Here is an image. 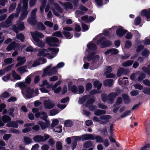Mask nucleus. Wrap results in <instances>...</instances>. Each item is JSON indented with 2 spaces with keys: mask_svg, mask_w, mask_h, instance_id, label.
Segmentation results:
<instances>
[{
  "mask_svg": "<svg viewBox=\"0 0 150 150\" xmlns=\"http://www.w3.org/2000/svg\"><path fill=\"white\" fill-rule=\"evenodd\" d=\"M13 49H18L20 47V45L16 43L15 41H13L9 44Z\"/></svg>",
  "mask_w": 150,
  "mask_h": 150,
  "instance_id": "obj_28",
  "label": "nucleus"
},
{
  "mask_svg": "<svg viewBox=\"0 0 150 150\" xmlns=\"http://www.w3.org/2000/svg\"><path fill=\"white\" fill-rule=\"evenodd\" d=\"M13 59L11 58H8L4 59V62L7 64H10L12 63Z\"/></svg>",
  "mask_w": 150,
  "mask_h": 150,
  "instance_id": "obj_50",
  "label": "nucleus"
},
{
  "mask_svg": "<svg viewBox=\"0 0 150 150\" xmlns=\"http://www.w3.org/2000/svg\"><path fill=\"white\" fill-rule=\"evenodd\" d=\"M122 96L124 102L125 104H127L130 103V98L127 94H123L122 95Z\"/></svg>",
  "mask_w": 150,
  "mask_h": 150,
  "instance_id": "obj_22",
  "label": "nucleus"
},
{
  "mask_svg": "<svg viewBox=\"0 0 150 150\" xmlns=\"http://www.w3.org/2000/svg\"><path fill=\"white\" fill-rule=\"evenodd\" d=\"M57 72V69L56 67H53L49 70V74L51 75H53L56 74Z\"/></svg>",
  "mask_w": 150,
  "mask_h": 150,
  "instance_id": "obj_35",
  "label": "nucleus"
},
{
  "mask_svg": "<svg viewBox=\"0 0 150 150\" xmlns=\"http://www.w3.org/2000/svg\"><path fill=\"white\" fill-rule=\"evenodd\" d=\"M28 22L32 25H35L37 23L35 17L31 16L28 19Z\"/></svg>",
  "mask_w": 150,
  "mask_h": 150,
  "instance_id": "obj_18",
  "label": "nucleus"
},
{
  "mask_svg": "<svg viewBox=\"0 0 150 150\" xmlns=\"http://www.w3.org/2000/svg\"><path fill=\"white\" fill-rule=\"evenodd\" d=\"M17 39L20 40L21 42L24 41L25 39V37L23 34L22 33H19L17 35Z\"/></svg>",
  "mask_w": 150,
  "mask_h": 150,
  "instance_id": "obj_41",
  "label": "nucleus"
},
{
  "mask_svg": "<svg viewBox=\"0 0 150 150\" xmlns=\"http://www.w3.org/2000/svg\"><path fill=\"white\" fill-rule=\"evenodd\" d=\"M100 133L103 134V135L105 136H107L108 135V133L107 131V129L106 128H105L102 129L100 130Z\"/></svg>",
  "mask_w": 150,
  "mask_h": 150,
  "instance_id": "obj_57",
  "label": "nucleus"
},
{
  "mask_svg": "<svg viewBox=\"0 0 150 150\" xmlns=\"http://www.w3.org/2000/svg\"><path fill=\"white\" fill-rule=\"evenodd\" d=\"M94 139H96V141L97 143H103V138L99 136H94Z\"/></svg>",
  "mask_w": 150,
  "mask_h": 150,
  "instance_id": "obj_38",
  "label": "nucleus"
},
{
  "mask_svg": "<svg viewBox=\"0 0 150 150\" xmlns=\"http://www.w3.org/2000/svg\"><path fill=\"white\" fill-rule=\"evenodd\" d=\"M88 48L90 50L95 51L97 49L96 45L94 43L89 42L87 45Z\"/></svg>",
  "mask_w": 150,
  "mask_h": 150,
  "instance_id": "obj_20",
  "label": "nucleus"
},
{
  "mask_svg": "<svg viewBox=\"0 0 150 150\" xmlns=\"http://www.w3.org/2000/svg\"><path fill=\"white\" fill-rule=\"evenodd\" d=\"M62 126L60 125L58 127H56L54 129V131L56 132L60 133L62 132Z\"/></svg>",
  "mask_w": 150,
  "mask_h": 150,
  "instance_id": "obj_51",
  "label": "nucleus"
},
{
  "mask_svg": "<svg viewBox=\"0 0 150 150\" xmlns=\"http://www.w3.org/2000/svg\"><path fill=\"white\" fill-rule=\"evenodd\" d=\"M35 42H37V45L38 47H43L45 45L43 42L42 40H39V41H36L35 40H34Z\"/></svg>",
  "mask_w": 150,
  "mask_h": 150,
  "instance_id": "obj_47",
  "label": "nucleus"
},
{
  "mask_svg": "<svg viewBox=\"0 0 150 150\" xmlns=\"http://www.w3.org/2000/svg\"><path fill=\"white\" fill-rule=\"evenodd\" d=\"M95 54V52H93L88 55L87 57V59L88 61H91L94 58Z\"/></svg>",
  "mask_w": 150,
  "mask_h": 150,
  "instance_id": "obj_45",
  "label": "nucleus"
},
{
  "mask_svg": "<svg viewBox=\"0 0 150 150\" xmlns=\"http://www.w3.org/2000/svg\"><path fill=\"white\" fill-rule=\"evenodd\" d=\"M141 16H145L147 19L150 18V8L147 10H144L141 13Z\"/></svg>",
  "mask_w": 150,
  "mask_h": 150,
  "instance_id": "obj_17",
  "label": "nucleus"
},
{
  "mask_svg": "<svg viewBox=\"0 0 150 150\" xmlns=\"http://www.w3.org/2000/svg\"><path fill=\"white\" fill-rule=\"evenodd\" d=\"M69 100V98L67 96L64 98H62L60 100V102L63 103H65L68 102Z\"/></svg>",
  "mask_w": 150,
  "mask_h": 150,
  "instance_id": "obj_64",
  "label": "nucleus"
},
{
  "mask_svg": "<svg viewBox=\"0 0 150 150\" xmlns=\"http://www.w3.org/2000/svg\"><path fill=\"white\" fill-rule=\"evenodd\" d=\"M93 143L90 140L86 142L83 144L84 147L86 148H89L93 146Z\"/></svg>",
  "mask_w": 150,
  "mask_h": 150,
  "instance_id": "obj_31",
  "label": "nucleus"
},
{
  "mask_svg": "<svg viewBox=\"0 0 150 150\" xmlns=\"http://www.w3.org/2000/svg\"><path fill=\"white\" fill-rule=\"evenodd\" d=\"M125 69L123 68H120L118 70L117 73V75L118 76H120L122 75L124 72Z\"/></svg>",
  "mask_w": 150,
  "mask_h": 150,
  "instance_id": "obj_46",
  "label": "nucleus"
},
{
  "mask_svg": "<svg viewBox=\"0 0 150 150\" xmlns=\"http://www.w3.org/2000/svg\"><path fill=\"white\" fill-rule=\"evenodd\" d=\"M131 111L130 110H127L122 115H121L120 117L118 118V119H120L121 118H123L129 115L131 113Z\"/></svg>",
  "mask_w": 150,
  "mask_h": 150,
  "instance_id": "obj_48",
  "label": "nucleus"
},
{
  "mask_svg": "<svg viewBox=\"0 0 150 150\" xmlns=\"http://www.w3.org/2000/svg\"><path fill=\"white\" fill-rule=\"evenodd\" d=\"M111 118V117L109 115L101 116L100 117V119L101 120H105L100 121L99 122L102 124H107L109 122V120Z\"/></svg>",
  "mask_w": 150,
  "mask_h": 150,
  "instance_id": "obj_11",
  "label": "nucleus"
},
{
  "mask_svg": "<svg viewBox=\"0 0 150 150\" xmlns=\"http://www.w3.org/2000/svg\"><path fill=\"white\" fill-rule=\"evenodd\" d=\"M62 33L67 39H71L73 37V35L71 36V33L69 32L64 31H62Z\"/></svg>",
  "mask_w": 150,
  "mask_h": 150,
  "instance_id": "obj_33",
  "label": "nucleus"
},
{
  "mask_svg": "<svg viewBox=\"0 0 150 150\" xmlns=\"http://www.w3.org/2000/svg\"><path fill=\"white\" fill-rule=\"evenodd\" d=\"M106 113V111L105 110H97L94 112V114L96 116H100L102 115L105 114Z\"/></svg>",
  "mask_w": 150,
  "mask_h": 150,
  "instance_id": "obj_27",
  "label": "nucleus"
},
{
  "mask_svg": "<svg viewBox=\"0 0 150 150\" xmlns=\"http://www.w3.org/2000/svg\"><path fill=\"white\" fill-rule=\"evenodd\" d=\"M11 74H9L7 75L4 76L2 78L3 80L5 82H6L8 81V80H9L10 78Z\"/></svg>",
  "mask_w": 150,
  "mask_h": 150,
  "instance_id": "obj_58",
  "label": "nucleus"
},
{
  "mask_svg": "<svg viewBox=\"0 0 150 150\" xmlns=\"http://www.w3.org/2000/svg\"><path fill=\"white\" fill-rule=\"evenodd\" d=\"M146 77V74L144 73H141L139 75L138 77L137 80L138 81H140L145 78Z\"/></svg>",
  "mask_w": 150,
  "mask_h": 150,
  "instance_id": "obj_42",
  "label": "nucleus"
},
{
  "mask_svg": "<svg viewBox=\"0 0 150 150\" xmlns=\"http://www.w3.org/2000/svg\"><path fill=\"white\" fill-rule=\"evenodd\" d=\"M10 94L7 92L5 91L0 95V97L1 99L6 98L9 97Z\"/></svg>",
  "mask_w": 150,
  "mask_h": 150,
  "instance_id": "obj_39",
  "label": "nucleus"
},
{
  "mask_svg": "<svg viewBox=\"0 0 150 150\" xmlns=\"http://www.w3.org/2000/svg\"><path fill=\"white\" fill-rule=\"evenodd\" d=\"M52 36L57 37L58 38H63V35L60 31H57L53 33L52 34Z\"/></svg>",
  "mask_w": 150,
  "mask_h": 150,
  "instance_id": "obj_34",
  "label": "nucleus"
},
{
  "mask_svg": "<svg viewBox=\"0 0 150 150\" xmlns=\"http://www.w3.org/2000/svg\"><path fill=\"white\" fill-rule=\"evenodd\" d=\"M68 90L70 91H71L73 93H76L78 91L77 87L75 85L71 86L70 84L68 85Z\"/></svg>",
  "mask_w": 150,
  "mask_h": 150,
  "instance_id": "obj_19",
  "label": "nucleus"
},
{
  "mask_svg": "<svg viewBox=\"0 0 150 150\" xmlns=\"http://www.w3.org/2000/svg\"><path fill=\"white\" fill-rule=\"evenodd\" d=\"M94 135L92 134H86L82 135V140H94Z\"/></svg>",
  "mask_w": 150,
  "mask_h": 150,
  "instance_id": "obj_15",
  "label": "nucleus"
},
{
  "mask_svg": "<svg viewBox=\"0 0 150 150\" xmlns=\"http://www.w3.org/2000/svg\"><path fill=\"white\" fill-rule=\"evenodd\" d=\"M59 40L58 38L54 37H49L46 38V42L49 46L52 47H59V45L56 44L59 43Z\"/></svg>",
  "mask_w": 150,
  "mask_h": 150,
  "instance_id": "obj_3",
  "label": "nucleus"
},
{
  "mask_svg": "<svg viewBox=\"0 0 150 150\" xmlns=\"http://www.w3.org/2000/svg\"><path fill=\"white\" fill-rule=\"evenodd\" d=\"M38 124L40 125L42 129L44 130L49 127L50 122L49 120H47L45 123L43 122L40 121L38 122Z\"/></svg>",
  "mask_w": 150,
  "mask_h": 150,
  "instance_id": "obj_14",
  "label": "nucleus"
},
{
  "mask_svg": "<svg viewBox=\"0 0 150 150\" xmlns=\"http://www.w3.org/2000/svg\"><path fill=\"white\" fill-rule=\"evenodd\" d=\"M17 25L18 26L14 25L13 26V30L16 34H18L19 31H22L25 28L24 22H20Z\"/></svg>",
  "mask_w": 150,
  "mask_h": 150,
  "instance_id": "obj_6",
  "label": "nucleus"
},
{
  "mask_svg": "<svg viewBox=\"0 0 150 150\" xmlns=\"http://www.w3.org/2000/svg\"><path fill=\"white\" fill-rule=\"evenodd\" d=\"M6 126L8 127L17 128L18 127V125L16 121H11V120L10 121L7 123Z\"/></svg>",
  "mask_w": 150,
  "mask_h": 150,
  "instance_id": "obj_16",
  "label": "nucleus"
},
{
  "mask_svg": "<svg viewBox=\"0 0 150 150\" xmlns=\"http://www.w3.org/2000/svg\"><path fill=\"white\" fill-rule=\"evenodd\" d=\"M34 125V124L33 123H30L25 124L24 125V127H26V128L22 130V132L23 133H26L31 131L32 129H33L36 131H37L39 130L40 129V127L38 125H35L33 126L32 128L30 127Z\"/></svg>",
  "mask_w": 150,
  "mask_h": 150,
  "instance_id": "obj_4",
  "label": "nucleus"
},
{
  "mask_svg": "<svg viewBox=\"0 0 150 150\" xmlns=\"http://www.w3.org/2000/svg\"><path fill=\"white\" fill-rule=\"evenodd\" d=\"M23 140V142L26 145L31 143L32 142L31 139L30 137L27 136L24 137Z\"/></svg>",
  "mask_w": 150,
  "mask_h": 150,
  "instance_id": "obj_32",
  "label": "nucleus"
},
{
  "mask_svg": "<svg viewBox=\"0 0 150 150\" xmlns=\"http://www.w3.org/2000/svg\"><path fill=\"white\" fill-rule=\"evenodd\" d=\"M28 11L27 10H23L22 13L19 18V21H21L24 19L26 17L28 14Z\"/></svg>",
  "mask_w": 150,
  "mask_h": 150,
  "instance_id": "obj_21",
  "label": "nucleus"
},
{
  "mask_svg": "<svg viewBox=\"0 0 150 150\" xmlns=\"http://www.w3.org/2000/svg\"><path fill=\"white\" fill-rule=\"evenodd\" d=\"M97 44L101 48L109 47L112 45L111 42L104 37H101L97 41Z\"/></svg>",
  "mask_w": 150,
  "mask_h": 150,
  "instance_id": "obj_2",
  "label": "nucleus"
},
{
  "mask_svg": "<svg viewBox=\"0 0 150 150\" xmlns=\"http://www.w3.org/2000/svg\"><path fill=\"white\" fill-rule=\"evenodd\" d=\"M139 91L137 90H134L131 91L130 94L132 96H134L138 95L139 94Z\"/></svg>",
  "mask_w": 150,
  "mask_h": 150,
  "instance_id": "obj_61",
  "label": "nucleus"
},
{
  "mask_svg": "<svg viewBox=\"0 0 150 150\" xmlns=\"http://www.w3.org/2000/svg\"><path fill=\"white\" fill-rule=\"evenodd\" d=\"M89 95H84L80 98L79 99V102L80 104H83L84 103L86 100L88 99Z\"/></svg>",
  "mask_w": 150,
  "mask_h": 150,
  "instance_id": "obj_24",
  "label": "nucleus"
},
{
  "mask_svg": "<svg viewBox=\"0 0 150 150\" xmlns=\"http://www.w3.org/2000/svg\"><path fill=\"white\" fill-rule=\"evenodd\" d=\"M31 34L33 39L37 41H39V40H40L39 38H41L44 37V35L43 33L39 32H37L35 33L31 32Z\"/></svg>",
  "mask_w": 150,
  "mask_h": 150,
  "instance_id": "obj_9",
  "label": "nucleus"
},
{
  "mask_svg": "<svg viewBox=\"0 0 150 150\" xmlns=\"http://www.w3.org/2000/svg\"><path fill=\"white\" fill-rule=\"evenodd\" d=\"M134 61L132 60H128L126 62L123 63L122 66L124 67H127L131 65Z\"/></svg>",
  "mask_w": 150,
  "mask_h": 150,
  "instance_id": "obj_37",
  "label": "nucleus"
},
{
  "mask_svg": "<svg viewBox=\"0 0 150 150\" xmlns=\"http://www.w3.org/2000/svg\"><path fill=\"white\" fill-rule=\"evenodd\" d=\"M56 148L57 150H62V144L61 142L58 141L56 142Z\"/></svg>",
  "mask_w": 150,
  "mask_h": 150,
  "instance_id": "obj_40",
  "label": "nucleus"
},
{
  "mask_svg": "<svg viewBox=\"0 0 150 150\" xmlns=\"http://www.w3.org/2000/svg\"><path fill=\"white\" fill-rule=\"evenodd\" d=\"M45 51L44 49L43 50H41L39 51V52L37 54V56L39 57L41 56H43L44 57V55H45L46 53H45Z\"/></svg>",
  "mask_w": 150,
  "mask_h": 150,
  "instance_id": "obj_63",
  "label": "nucleus"
},
{
  "mask_svg": "<svg viewBox=\"0 0 150 150\" xmlns=\"http://www.w3.org/2000/svg\"><path fill=\"white\" fill-rule=\"evenodd\" d=\"M58 110L54 109L50 111V116H54L58 114Z\"/></svg>",
  "mask_w": 150,
  "mask_h": 150,
  "instance_id": "obj_43",
  "label": "nucleus"
},
{
  "mask_svg": "<svg viewBox=\"0 0 150 150\" xmlns=\"http://www.w3.org/2000/svg\"><path fill=\"white\" fill-rule=\"evenodd\" d=\"M59 3L62 6L64 7L65 10H67L68 9H71L73 8V5L70 2H66L64 3L60 1Z\"/></svg>",
  "mask_w": 150,
  "mask_h": 150,
  "instance_id": "obj_13",
  "label": "nucleus"
},
{
  "mask_svg": "<svg viewBox=\"0 0 150 150\" xmlns=\"http://www.w3.org/2000/svg\"><path fill=\"white\" fill-rule=\"evenodd\" d=\"M142 92L145 94L150 95V88H144L142 90Z\"/></svg>",
  "mask_w": 150,
  "mask_h": 150,
  "instance_id": "obj_55",
  "label": "nucleus"
},
{
  "mask_svg": "<svg viewBox=\"0 0 150 150\" xmlns=\"http://www.w3.org/2000/svg\"><path fill=\"white\" fill-rule=\"evenodd\" d=\"M59 120L57 119H54L53 120L52 124L51 126L52 127H55L59 123Z\"/></svg>",
  "mask_w": 150,
  "mask_h": 150,
  "instance_id": "obj_59",
  "label": "nucleus"
},
{
  "mask_svg": "<svg viewBox=\"0 0 150 150\" xmlns=\"http://www.w3.org/2000/svg\"><path fill=\"white\" fill-rule=\"evenodd\" d=\"M14 111V109L12 108H10L8 110V112L9 115L13 117H14V114L13 113Z\"/></svg>",
  "mask_w": 150,
  "mask_h": 150,
  "instance_id": "obj_60",
  "label": "nucleus"
},
{
  "mask_svg": "<svg viewBox=\"0 0 150 150\" xmlns=\"http://www.w3.org/2000/svg\"><path fill=\"white\" fill-rule=\"evenodd\" d=\"M26 67L25 66H22L18 68L17 69L18 71L21 72V73H22L25 71Z\"/></svg>",
  "mask_w": 150,
  "mask_h": 150,
  "instance_id": "obj_54",
  "label": "nucleus"
},
{
  "mask_svg": "<svg viewBox=\"0 0 150 150\" xmlns=\"http://www.w3.org/2000/svg\"><path fill=\"white\" fill-rule=\"evenodd\" d=\"M95 101V98L94 97H93L92 98L89 99L86 103V106L88 107L90 105L93 103Z\"/></svg>",
  "mask_w": 150,
  "mask_h": 150,
  "instance_id": "obj_29",
  "label": "nucleus"
},
{
  "mask_svg": "<svg viewBox=\"0 0 150 150\" xmlns=\"http://www.w3.org/2000/svg\"><path fill=\"white\" fill-rule=\"evenodd\" d=\"M134 87L135 89H138L139 90H142L143 89V86L139 83H136L134 85Z\"/></svg>",
  "mask_w": 150,
  "mask_h": 150,
  "instance_id": "obj_56",
  "label": "nucleus"
},
{
  "mask_svg": "<svg viewBox=\"0 0 150 150\" xmlns=\"http://www.w3.org/2000/svg\"><path fill=\"white\" fill-rule=\"evenodd\" d=\"M93 84L94 87L95 88H97L98 90L100 89L102 86L101 83H100V81L98 80H96L94 81Z\"/></svg>",
  "mask_w": 150,
  "mask_h": 150,
  "instance_id": "obj_26",
  "label": "nucleus"
},
{
  "mask_svg": "<svg viewBox=\"0 0 150 150\" xmlns=\"http://www.w3.org/2000/svg\"><path fill=\"white\" fill-rule=\"evenodd\" d=\"M11 120V117L7 115H4L2 117V121L4 123L7 122V123L8 122L10 121Z\"/></svg>",
  "mask_w": 150,
  "mask_h": 150,
  "instance_id": "obj_30",
  "label": "nucleus"
},
{
  "mask_svg": "<svg viewBox=\"0 0 150 150\" xmlns=\"http://www.w3.org/2000/svg\"><path fill=\"white\" fill-rule=\"evenodd\" d=\"M44 24L46 26L50 28H52L53 26V23L49 21H46L44 22Z\"/></svg>",
  "mask_w": 150,
  "mask_h": 150,
  "instance_id": "obj_62",
  "label": "nucleus"
},
{
  "mask_svg": "<svg viewBox=\"0 0 150 150\" xmlns=\"http://www.w3.org/2000/svg\"><path fill=\"white\" fill-rule=\"evenodd\" d=\"M15 86L19 87L21 88L25 89L26 93L25 96L27 98H32L33 97L34 89H31L30 87H28L26 84L23 82H18L16 83Z\"/></svg>",
  "mask_w": 150,
  "mask_h": 150,
  "instance_id": "obj_1",
  "label": "nucleus"
},
{
  "mask_svg": "<svg viewBox=\"0 0 150 150\" xmlns=\"http://www.w3.org/2000/svg\"><path fill=\"white\" fill-rule=\"evenodd\" d=\"M92 84L90 82L88 83H86V91H88L92 88Z\"/></svg>",
  "mask_w": 150,
  "mask_h": 150,
  "instance_id": "obj_53",
  "label": "nucleus"
},
{
  "mask_svg": "<svg viewBox=\"0 0 150 150\" xmlns=\"http://www.w3.org/2000/svg\"><path fill=\"white\" fill-rule=\"evenodd\" d=\"M50 137V136L49 135L47 134H45L44 137L41 135H38L33 137V140L35 142L39 143L40 142H44L45 141Z\"/></svg>",
  "mask_w": 150,
  "mask_h": 150,
  "instance_id": "obj_5",
  "label": "nucleus"
},
{
  "mask_svg": "<svg viewBox=\"0 0 150 150\" xmlns=\"http://www.w3.org/2000/svg\"><path fill=\"white\" fill-rule=\"evenodd\" d=\"M102 101L104 102H106L108 100L111 103H112V92L109 93L108 96L105 93L102 94L101 95Z\"/></svg>",
  "mask_w": 150,
  "mask_h": 150,
  "instance_id": "obj_7",
  "label": "nucleus"
},
{
  "mask_svg": "<svg viewBox=\"0 0 150 150\" xmlns=\"http://www.w3.org/2000/svg\"><path fill=\"white\" fill-rule=\"evenodd\" d=\"M16 4L15 3H12L10 6L9 11L10 13L15 8Z\"/></svg>",
  "mask_w": 150,
  "mask_h": 150,
  "instance_id": "obj_44",
  "label": "nucleus"
},
{
  "mask_svg": "<svg viewBox=\"0 0 150 150\" xmlns=\"http://www.w3.org/2000/svg\"><path fill=\"white\" fill-rule=\"evenodd\" d=\"M103 84L105 86H111L112 85V79H107L103 82Z\"/></svg>",
  "mask_w": 150,
  "mask_h": 150,
  "instance_id": "obj_23",
  "label": "nucleus"
},
{
  "mask_svg": "<svg viewBox=\"0 0 150 150\" xmlns=\"http://www.w3.org/2000/svg\"><path fill=\"white\" fill-rule=\"evenodd\" d=\"M17 60L18 62L16 64V67H18L23 65L26 61L25 57H22L21 56L18 57Z\"/></svg>",
  "mask_w": 150,
  "mask_h": 150,
  "instance_id": "obj_12",
  "label": "nucleus"
},
{
  "mask_svg": "<svg viewBox=\"0 0 150 150\" xmlns=\"http://www.w3.org/2000/svg\"><path fill=\"white\" fill-rule=\"evenodd\" d=\"M44 50L46 52H49V51H51L55 54H57L59 52V49L58 48L48 47L47 49H44Z\"/></svg>",
  "mask_w": 150,
  "mask_h": 150,
  "instance_id": "obj_25",
  "label": "nucleus"
},
{
  "mask_svg": "<svg viewBox=\"0 0 150 150\" xmlns=\"http://www.w3.org/2000/svg\"><path fill=\"white\" fill-rule=\"evenodd\" d=\"M79 93V94L83 93L84 91V88L83 86L80 85L78 86Z\"/></svg>",
  "mask_w": 150,
  "mask_h": 150,
  "instance_id": "obj_52",
  "label": "nucleus"
},
{
  "mask_svg": "<svg viewBox=\"0 0 150 150\" xmlns=\"http://www.w3.org/2000/svg\"><path fill=\"white\" fill-rule=\"evenodd\" d=\"M142 55L145 57H147L149 54V50L147 49H144L142 52Z\"/></svg>",
  "mask_w": 150,
  "mask_h": 150,
  "instance_id": "obj_49",
  "label": "nucleus"
},
{
  "mask_svg": "<svg viewBox=\"0 0 150 150\" xmlns=\"http://www.w3.org/2000/svg\"><path fill=\"white\" fill-rule=\"evenodd\" d=\"M73 125L72 122L71 120H66L64 122V126L66 127H71Z\"/></svg>",
  "mask_w": 150,
  "mask_h": 150,
  "instance_id": "obj_36",
  "label": "nucleus"
},
{
  "mask_svg": "<svg viewBox=\"0 0 150 150\" xmlns=\"http://www.w3.org/2000/svg\"><path fill=\"white\" fill-rule=\"evenodd\" d=\"M127 30L124 29L122 26H120L116 31V33L117 36L122 37L127 32Z\"/></svg>",
  "mask_w": 150,
  "mask_h": 150,
  "instance_id": "obj_10",
  "label": "nucleus"
},
{
  "mask_svg": "<svg viewBox=\"0 0 150 150\" xmlns=\"http://www.w3.org/2000/svg\"><path fill=\"white\" fill-rule=\"evenodd\" d=\"M44 105L46 109H51L54 107V103L50 99H48L44 101Z\"/></svg>",
  "mask_w": 150,
  "mask_h": 150,
  "instance_id": "obj_8",
  "label": "nucleus"
}]
</instances>
